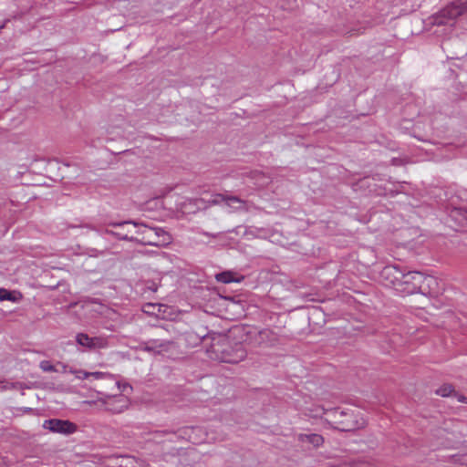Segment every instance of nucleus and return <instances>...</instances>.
<instances>
[{"instance_id": "f257e3e1", "label": "nucleus", "mask_w": 467, "mask_h": 467, "mask_svg": "<svg viewBox=\"0 0 467 467\" xmlns=\"http://www.w3.org/2000/svg\"><path fill=\"white\" fill-rule=\"evenodd\" d=\"M397 292L408 296L415 293L436 296L439 294V283L436 277L424 275L418 271L402 273L400 283L398 284Z\"/></svg>"}, {"instance_id": "f03ea898", "label": "nucleus", "mask_w": 467, "mask_h": 467, "mask_svg": "<svg viewBox=\"0 0 467 467\" xmlns=\"http://www.w3.org/2000/svg\"><path fill=\"white\" fill-rule=\"evenodd\" d=\"M325 421L332 428L341 431H354L366 425V420L361 415L355 413L352 410L339 408L327 410Z\"/></svg>"}, {"instance_id": "7ed1b4c3", "label": "nucleus", "mask_w": 467, "mask_h": 467, "mask_svg": "<svg viewBox=\"0 0 467 467\" xmlns=\"http://www.w3.org/2000/svg\"><path fill=\"white\" fill-rule=\"evenodd\" d=\"M208 354L221 362L238 363L245 358L246 352L241 344L231 346L228 338L221 337L211 345Z\"/></svg>"}, {"instance_id": "20e7f679", "label": "nucleus", "mask_w": 467, "mask_h": 467, "mask_svg": "<svg viewBox=\"0 0 467 467\" xmlns=\"http://www.w3.org/2000/svg\"><path fill=\"white\" fill-rule=\"evenodd\" d=\"M137 228L136 238L142 244L155 246H163L171 242V235L161 228H153L147 225L133 224Z\"/></svg>"}, {"instance_id": "39448f33", "label": "nucleus", "mask_w": 467, "mask_h": 467, "mask_svg": "<svg viewBox=\"0 0 467 467\" xmlns=\"http://www.w3.org/2000/svg\"><path fill=\"white\" fill-rule=\"evenodd\" d=\"M464 11L465 7L462 4L451 3L434 16L433 24L437 26L450 25Z\"/></svg>"}, {"instance_id": "423d86ee", "label": "nucleus", "mask_w": 467, "mask_h": 467, "mask_svg": "<svg viewBox=\"0 0 467 467\" xmlns=\"http://www.w3.org/2000/svg\"><path fill=\"white\" fill-rule=\"evenodd\" d=\"M76 341L88 350L104 349L109 347V337L106 336L89 337L88 334L78 333Z\"/></svg>"}, {"instance_id": "0eeeda50", "label": "nucleus", "mask_w": 467, "mask_h": 467, "mask_svg": "<svg viewBox=\"0 0 467 467\" xmlns=\"http://www.w3.org/2000/svg\"><path fill=\"white\" fill-rule=\"evenodd\" d=\"M99 401L106 408V410L113 413H120L128 408L129 400L125 395H106L104 398H99Z\"/></svg>"}, {"instance_id": "6e6552de", "label": "nucleus", "mask_w": 467, "mask_h": 467, "mask_svg": "<svg viewBox=\"0 0 467 467\" xmlns=\"http://www.w3.org/2000/svg\"><path fill=\"white\" fill-rule=\"evenodd\" d=\"M43 428L52 432L72 434L77 431V425L69 420L51 419L43 422Z\"/></svg>"}, {"instance_id": "1a4fd4ad", "label": "nucleus", "mask_w": 467, "mask_h": 467, "mask_svg": "<svg viewBox=\"0 0 467 467\" xmlns=\"http://www.w3.org/2000/svg\"><path fill=\"white\" fill-rule=\"evenodd\" d=\"M402 271L393 265H388L381 271V278L384 284L388 286H391L397 291L398 284L400 283L402 277Z\"/></svg>"}, {"instance_id": "9d476101", "label": "nucleus", "mask_w": 467, "mask_h": 467, "mask_svg": "<svg viewBox=\"0 0 467 467\" xmlns=\"http://www.w3.org/2000/svg\"><path fill=\"white\" fill-rule=\"evenodd\" d=\"M297 440L303 446L313 449L319 448L324 443L323 436L317 433H300Z\"/></svg>"}, {"instance_id": "9b49d317", "label": "nucleus", "mask_w": 467, "mask_h": 467, "mask_svg": "<svg viewBox=\"0 0 467 467\" xmlns=\"http://www.w3.org/2000/svg\"><path fill=\"white\" fill-rule=\"evenodd\" d=\"M170 307L166 305H155V304H147L143 307V311L147 314L155 315L158 317L166 318V312Z\"/></svg>"}, {"instance_id": "f8f14e48", "label": "nucleus", "mask_w": 467, "mask_h": 467, "mask_svg": "<svg viewBox=\"0 0 467 467\" xmlns=\"http://www.w3.org/2000/svg\"><path fill=\"white\" fill-rule=\"evenodd\" d=\"M114 467H144L141 461L132 456H120L116 459Z\"/></svg>"}, {"instance_id": "ddd939ff", "label": "nucleus", "mask_w": 467, "mask_h": 467, "mask_svg": "<svg viewBox=\"0 0 467 467\" xmlns=\"http://www.w3.org/2000/svg\"><path fill=\"white\" fill-rule=\"evenodd\" d=\"M215 279L218 282L223 283V284H229V283H240L244 280L243 275H238L237 274L231 272V271H225L222 272L220 274H217L215 275Z\"/></svg>"}, {"instance_id": "4468645a", "label": "nucleus", "mask_w": 467, "mask_h": 467, "mask_svg": "<svg viewBox=\"0 0 467 467\" xmlns=\"http://www.w3.org/2000/svg\"><path fill=\"white\" fill-rule=\"evenodd\" d=\"M326 412L327 410L318 405H312L311 407L306 409V415L313 419L321 418L325 420Z\"/></svg>"}, {"instance_id": "2eb2a0df", "label": "nucleus", "mask_w": 467, "mask_h": 467, "mask_svg": "<svg viewBox=\"0 0 467 467\" xmlns=\"http://www.w3.org/2000/svg\"><path fill=\"white\" fill-rule=\"evenodd\" d=\"M453 392L454 389L451 384H444L436 390V393L441 397H449Z\"/></svg>"}, {"instance_id": "dca6fc26", "label": "nucleus", "mask_w": 467, "mask_h": 467, "mask_svg": "<svg viewBox=\"0 0 467 467\" xmlns=\"http://www.w3.org/2000/svg\"><path fill=\"white\" fill-rule=\"evenodd\" d=\"M39 368H40L44 372H57V371H58V370L57 369V368H56L54 365H52V364L50 363V361H48V360H43V361H41V362H40V364H39Z\"/></svg>"}, {"instance_id": "f3484780", "label": "nucleus", "mask_w": 467, "mask_h": 467, "mask_svg": "<svg viewBox=\"0 0 467 467\" xmlns=\"http://www.w3.org/2000/svg\"><path fill=\"white\" fill-rule=\"evenodd\" d=\"M69 373L75 375V377L78 379H86L89 378V372L82 369L70 368Z\"/></svg>"}, {"instance_id": "a211bd4d", "label": "nucleus", "mask_w": 467, "mask_h": 467, "mask_svg": "<svg viewBox=\"0 0 467 467\" xmlns=\"http://www.w3.org/2000/svg\"><path fill=\"white\" fill-rule=\"evenodd\" d=\"M93 378L94 379L99 380V379H105L111 377V374L109 372H102V371H95V372H89V378Z\"/></svg>"}, {"instance_id": "6ab92c4d", "label": "nucleus", "mask_w": 467, "mask_h": 467, "mask_svg": "<svg viewBox=\"0 0 467 467\" xmlns=\"http://www.w3.org/2000/svg\"><path fill=\"white\" fill-rule=\"evenodd\" d=\"M15 301V298L11 292L5 288H0V301Z\"/></svg>"}, {"instance_id": "aec40b11", "label": "nucleus", "mask_w": 467, "mask_h": 467, "mask_svg": "<svg viewBox=\"0 0 467 467\" xmlns=\"http://www.w3.org/2000/svg\"><path fill=\"white\" fill-rule=\"evenodd\" d=\"M223 200H224L229 206H234V204H238V207L242 205V201L236 197H227L224 198L223 195H219ZM237 208V206H235Z\"/></svg>"}, {"instance_id": "412c9836", "label": "nucleus", "mask_w": 467, "mask_h": 467, "mask_svg": "<svg viewBox=\"0 0 467 467\" xmlns=\"http://www.w3.org/2000/svg\"><path fill=\"white\" fill-rule=\"evenodd\" d=\"M456 461H458L459 464L462 467H467V455L460 456Z\"/></svg>"}, {"instance_id": "4be33fe9", "label": "nucleus", "mask_w": 467, "mask_h": 467, "mask_svg": "<svg viewBox=\"0 0 467 467\" xmlns=\"http://www.w3.org/2000/svg\"><path fill=\"white\" fill-rule=\"evenodd\" d=\"M117 386L120 391H125L127 389H131V387L128 384L121 385L119 382L117 383Z\"/></svg>"}, {"instance_id": "5701e85b", "label": "nucleus", "mask_w": 467, "mask_h": 467, "mask_svg": "<svg viewBox=\"0 0 467 467\" xmlns=\"http://www.w3.org/2000/svg\"><path fill=\"white\" fill-rule=\"evenodd\" d=\"M59 365L61 366V372H62V373L69 372V369H70L71 368H68V366H67V365L63 364V363H59Z\"/></svg>"}, {"instance_id": "b1692460", "label": "nucleus", "mask_w": 467, "mask_h": 467, "mask_svg": "<svg viewBox=\"0 0 467 467\" xmlns=\"http://www.w3.org/2000/svg\"><path fill=\"white\" fill-rule=\"evenodd\" d=\"M457 399L460 402L467 403V398L463 395H458Z\"/></svg>"}, {"instance_id": "393cba45", "label": "nucleus", "mask_w": 467, "mask_h": 467, "mask_svg": "<svg viewBox=\"0 0 467 467\" xmlns=\"http://www.w3.org/2000/svg\"><path fill=\"white\" fill-rule=\"evenodd\" d=\"M84 403L88 404V405H92V404H95V401H84Z\"/></svg>"}, {"instance_id": "a878e982", "label": "nucleus", "mask_w": 467, "mask_h": 467, "mask_svg": "<svg viewBox=\"0 0 467 467\" xmlns=\"http://www.w3.org/2000/svg\"><path fill=\"white\" fill-rule=\"evenodd\" d=\"M150 289L155 292L157 290V287L156 286L150 287Z\"/></svg>"}]
</instances>
